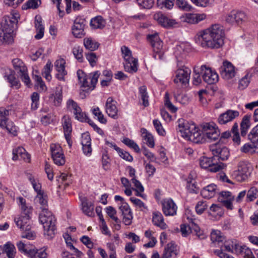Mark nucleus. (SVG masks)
<instances>
[{
  "label": "nucleus",
  "mask_w": 258,
  "mask_h": 258,
  "mask_svg": "<svg viewBox=\"0 0 258 258\" xmlns=\"http://www.w3.org/2000/svg\"><path fill=\"white\" fill-rule=\"evenodd\" d=\"M153 224L161 229H165L167 228V225L164 222V217L161 212L154 211L152 213Z\"/></svg>",
  "instance_id": "32"
},
{
  "label": "nucleus",
  "mask_w": 258,
  "mask_h": 258,
  "mask_svg": "<svg viewBox=\"0 0 258 258\" xmlns=\"http://www.w3.org/2000/svg\"><path fill=\"white\" fill-rule=\"evenodd\" d=\"M164 104L167 108L171 112L175 113L177 111V108L170 101L169 95L168 92H166L164 95Z\"/></svg>",
  "instance_id": "55"
},
{
  "label": "nucleus",
  "mask_w": 258,
  "mask_h": 258,
  "mask_svg": "<svg viewBox=\"0 0 258 258\" xmlns=\"http://www.w3.org/2000/svg\"><path fill=\"white\" fill-rule=\"evenodd\" d=\"M20 15L17 13H12L4 16L0 25V40L3 43L12 44L16 36L15 31L18 28Z\"/></svg>",
  "instance_id": "2"
},
{
  "label": "nucleus",
  "mask_w": 258,
  "mask_h": 258,
  "mask_svg": "<svg viewBox=\"0 0 258 258\" xmlns=\"http://www.w3.org/2000/svg\"><path fill=\"white\" fill-rule=\"evenodd\" d=\"M14 221L18 227L21 230H24L25 228L28 229L30 228V219L24 216L15 218Z\"/></svg>",
  "instance_id": "37"
},
{
  "label": "nucleus",
  "mask_w": 258,
  "mask_h": 258,
  "mask_svg": "<svg viewBox=\"0 0 258 258\" xmlns=\"http://www.w3.org/2000/svg\"><path fill=\"white\" fill-rule=\"evenodd\" d=\"M90 26L93 29H102L105 26V21L101 16H98L91 20Z\"/></svg>",
  "instance_id": "40"
},
{
  "label": "nucleus",
  "mask_w": 258,
  "mask_h": 258,
  "mask_svg": "<svg viewBox=\"0 0 258 258\" xmlns=\"http://www.w3.org/2000/svg\"><path fill=\"white\" fill-rule=\"evenodd\" d=\"M202 78L204 81L208 84H214L218 81L219 77L216 72L205 65L201 67Z\"/></svg>",
  "instance_id": "16"
},
{
  "label": "nucleus",
  "mask_w": 258,
  "mask_h": 258,
  "mask_svg": "<svg viewBox=\"0 0 258 258\" xmlns=\"http://www.w3.org/2000/svg\"><path fill=\"white\" fill-rule=\"evenodd\" d=\"M123 67L125 72L134 74L137 72L138 70V60L131 55L123 58Z\"/></svg>",
  "instance_id": "21"
},
{
  "label": "nucleus",
  "mask_w": 258,
  "mask_h": 258,
  "mask_svg": "<svg viewBox=\"0 0 258 258\" xmlns=\"http://www.w3.org/2000/svg\"><path fill=\"white\" fill-rule=\"evenodd\" d=\"M83 49L79 45H75L73 49V53L75 58L79 61L82 62L83 60Z\"/></svg>",
  "instance_id": "57"
},
{
  "label": "nucleus",
  "mask_w": 258,
  "mask_h": 258,
  "mask_svg": "<svg viewBox=\"0 0 258 258\" xmlns=\"http://www.w3.org/2000/svg\"><path fill=\"white\" fill-rule=\"evenodd\" d=\"M63 237L65 239L66 243L67 244V246L70 249V250H73L74 252L77 255H80L81 254V251H80L77 248H75L72 242V238L69 234L68 233H65L63 235Z\"/></svg>",
  "instance_id": "54"
},
{
  "label": "nucleus",
  "mask_w": 258,
  "mask_h": 258,
  "mask_svg": "<svg viewBox=\"0 0 258 258\" xmlns=\"http://www.w3.org/2000/svg\"><path fill=\"white\" fill-rule=\"evenodd\" d=\"M178 253L176 245L171 242L167 244L161 258H177Z\"/></svg>",
  "instance_id": "29"
},
{
  "label": "nucleus",
  "mask_w": 258,
  "mask_h": 258,
  "mask_svg": "<svg viewBox=\"0 0 258 258\" xmlns=\"http://www.w3.org/2000/svg\"><path fill=\"white\" fill-rule=\"evenodd\" d=\"M85 26V20L80 17H78L74 21V25L72 27L73 35L78 38H81L85 35L84 28Z\"/></svg>",
  "instance_id": "20"
},
{
  "label": "nucleus",
  "mask_w": 258,
  "mask_h": 258,
  "mask_svg": "<svg viewBox=\"0 0 258 258\" xmlns=\"http://www.w3.org/2000/svg\"><path fill=\"white\" fill-rule=\"evenodd\" d=\"M81 202V210L86 216L93 217L95 216L94 205L91 202L88 201L86 197L80 198Z\"/></svg>",
  "instance_id": "25"
},
{
  "label": "nucleus",
  "mask_w": 258,
  "mask_h": 258,
  "mask_svg": "<svg viewBox=\"0 0 258 258\" xmlns=\"http://www.w3.org/2000/svg\"><path fill=\"white\" fill-rule=\"evenodd\" d=\"M174 0H157L158 6L162 9L163 8L171 9L174 5Z\"/></svg>",
  "instance_id": "59"
},
{
  "label": "nucleus",
  "mask_w": 258,
  "mask_h": 258,
  "mask_svg": "<svg viewBox=\"0 0 258 258\" xmlns=\"http://www.w3.org/2000/svg\"><path fill=\"white\" fill-rule=\"evenodd\" d=\"M225 35V27L214 24L199 32L195 36V41L203 48H219L224 44Z\"/></svg>",
  "instance_id": "1"
},
{
  "label": "nucleus",
  "mask_w": 258,
  "mask_h": 258,
  "mask_svg": "<svg viewBox=\"0 0 258 258\" xmlns=\"http://www.w3.org/2000/svg\"><path fill=\"white\" fill-rule=\"evenodd\" d=\"M51 157L56 165L62 166L65 164L66 159L61 147L57 144H52L50 146Z\"/></svg>",
  "instance_id": "9"
},
{
  "label": "nucleus",
  "mask_w": 258,
  "mask_h": 258,
  "mask_svg": "<svg viewBox=\"0 0 258 258\" xmlns=\"http://www.w3.org/2000/svg\"><path fill=\"white\" fill-rule=\"evenodd\" d=\"M6 256H7L8 258H14L16 254V248L15 246L10 243L7 242L4 246L3 248Z\"/></svg>",
  "instance_id": "44"
},
{
  "label": "nucleus",
  "mask_w": 258,
  "mask_h": 258,
  "mask_svg": "<svg viewBox=\"0 0 258 258\" xmlns=\"http://www.w3.org/2000/svg\"><path fill=\"white\" fill-rule=\"evenodd\" d=\"M84 45L86 49L94 51L98 48L99 44L92 38L87 37L84 39Z\"/></svg>",
  "instance_id": "42"
},
{
  "label": "nucleus",
  "mask_w": 258,
  "mask_h": 258,
  "mask_svg": "<svg viewBox=\"0 0 258 258\" xmlns=\"http://www.w3.org/2000/svg\"><path fill=\"white\" fill-rule=\"evenodd\" d=\"M236 253L241 254L244 258H255L251 249L245 245H240Z\"/></svg>",
  "instance_id": "47"
},
{
  "label": "nucleus",
  "mask_w": 258,
  "mask_h": 258,
  "mask_svg": "<svg viewBox=\"0 0 258 258\" xmlns=\"http://www.w3.org/2000/svg\"><path fill=\"white\" fill-rule=\"evenodd\" d=\"M121 240L117 234H114L111 238L110 241L106 244L107 247L111 251H116V248L121 243Z\"/></svg>",
  "instance_id": "39"
},
{
  "label": "nucleus",
  "mask_w": 258,
  "mask_h": 258,
  "mask_svg": "<svg viewBox=\"0 0 258 258\" xmlns=\"http://www.w3.org/2000/svg\"><path fill=\"white\" fill-rule=\"evenodd\" d=\"M224 239L219 230H214L211 233V239L213 243H216L218 247L214 252L219 258H226V241Z\"/></svg>",
  "instance_id": "6"
},
{
  "label": "nucleus",
  "mask_w": 258,
  "mask_h": 258,
  "mask_svg": "<svg viewBox=\"0 0 258 258\" xmlns=\"http://www.w3.org/2000/svg\"><path fill=\"white\" fill-rule=\"evenodd\" d=\"M122 142L125 145L133 149L136 152L139 153L140 152L139 146L133 140L126 138L123 140Z\"/></svg>",
  "instance_id": "58"
},
{
  "label": "nucleus",
  "mask_w": 258,
  "mask_h": 258,
  "mask_svg": "<svg viewBox=\"0 0 258 258\" xmlns=\"http://www.w3.org/2000/svg\"><path fill=\"white\" fill-rule=\"evenodd\" d=\"M12 63L15 70L18 73H24L27 71V67L25 66L23 62L19 58H14L12 60Z\"/></svg>",
  "instance_id": "45"
},
{
  "label": "nucleus",
  "mask_w": 258,
  "mask_h": 258,
  "mask_svg": "<svg viewBox=\"0 0 258 258\" xmlns=\"http://www.w3.org/2000/svg\"><path fill=\"white\" fill-rule=\"evenodd\" d=\"M139 93L141 98L143 101V104L144 106H148L149 104L148 98L149 96L147 92V88L145 86H142L139 88Z\"/></svg>",
  "instance_id": "52"
},
{
  "label": "nucleus",
  "mask_w": 258,
  "mask_h": 258,
  "mask_svg": "<svg viewBox=\"0 0 258 258\" xmlns=\"http://www.w3.org/2000/svg\"><path fill=\"white\" fill-rule=\"evenodd\" d=\"M248 175V167L243 163L240 164L238 166L237 170L233 171L232 174L233 178L239 182H242L245 180L247 178Z\"/></svg>",
  "instance_id": "22"
},
{
  "label": "nucleus",
  "mask_w": 258,
  "mask_h": 258,
  "mask_svg": "<svg viewBox=\"0 0 258 258\" xmlns=\"http://www.w3.org/2000/svg\"><path fill=\"white\" fill-rule=\"evenodd\" d=\"M100 75L99 71H96L89 75H87L81 70H79L77 72L78 81L81 84V86L86 88L87 90H93L98 82V79Z\"/></svg>",
  "instance_id": "5"
},
{
  "label": "nucleus",
  "mask_w": 258,
  "mask_h": 258,
  "mask_svg": "<svg viewBox=\"0 0 258 258\" xmlns=\"http://www.w3.org/2000/svg\"><path fill=\"white\" fill-rule=\"evenodd\" d=\"M35 25L36 30V34L35 36V38L38 40L40 39L43 37L44 32V28L42 24L40 18L38 19L36 17Z\"/></svg>",
  "instance_id": "41"
},
{
  "label": "nucleus",
  "mask_w": 258,
  "mask_h": 258,
  "mask_svg": "<svg viewBox=\"0 0 258 258\" xmlns=\"http://www.w3.org/2000/svg\"><path fill=\"white\" fill-rule=\"evenodd\" d=\"M52 64L50 61H48L44 67L42 74L43 77L48 81H50L52 78L50 73L52 70Z\"/></svg>",
  "instance_id": "50"
},
{
  "label": "nucleus",
  "mask_w": 258,
  "mask_h": 258,
  "mask_svg": "<svg viewBox=\"0 0 258 258\" xmlns=\"http://www.w3.org/2000/svg\"><path fill=\"white\" fill-rule=\"evenodd\" d=\"M68 109L73 113L75 118L81 122L89 121V118L83 112L78 103L72 99H69L66 103Z\"/></svg>",
  "instance_id": "8"
},
{
  "label": "nucleus",
  "mask_w": 258,
  "mask_h": 258,
  "mask_svg": "<svg viewBox=\"0 0 258 258\" xmlns=\"http://www.w3.org/2000/svg\"><path fill=\"white\" fill-rule=\"evenodd\" d=\"M237 70L229 61H227V84L229 86L232 85L236 81L234 79Z\"/></svg>",
  "instance_id": "31"
},
{
  "label": "nucleus",
  "mask_w": 258,
  "mask_h": 258,
  "mask_svg": "<svg viewBox=\"0 0 258 258\" xmlns=\"http://www.w3.org/2000/svg\"><path fill=\"white\" fill-rule=\"evenodd\" d=\"M250 80V76L248 74H246L239 81L238 88L240 90H243L245 89L249 85Z\"/></svg>",
  "instance_id": "60"
},
{
  "label": "nucleus",
  "mask_w": 258,
  "mask_h": 258,
  "mask_svg": "<svg viewBox=\"0 0 258 258\" xmlns=\"http://www.w3.org/2000/svg\"><path fill=\"white\" fill-rule=\"evenodd\" d=\"M186 188L189 193L197 194L199 191V188L196 184V181L194 180L187 181Z\"/></svg>",
  "instance_id": "62"
},
{
  "label": "nucleus",
  "mask_w": 258,
  "mask_h": 258,
  "mask_svg": "<svg viewBox=\"0 0 258 258\" xmlns=\"http://www.w3.org/2000/svg\"><path fill=\"white\" fill-rule=\"evenodd\" d=\"M9 111L4 108H0V128H4L8 121Z\"/></svg>",
  "instance_id": "49"
},
{
  "label": "nucleus",
  "mask_w": 258,
  "mask_h": 258,
  "mask_svg": "<svg viewBox=\"0 0 258 258\" xmlns=\"http://www.w3.org/2000/svg\"><path fill=\"white\" fill-rule=\"evenodd\" d=\"M191 51V46L189 43L182 42L176 45L174 48V54L177 59V65L186 58Z\"/></svg>",
  "instance_id": "10"
},
{
  "label": "nucleus",
  "mask_w": 258,
  "mask_h": 258,
  "mask_svg": "<svg viewBox=\"0 0 258 258\" xmlns=\"http://www.w3.org/2000/svg\"><path fill=\"white\" fill-rule=\"evenodd\" d=\"M4 128H5L9 134L14 136L17 135L18 127L12 121L7 122Z\"/></svg>",
  "instance_id": "63"
},
{
  "label": "nucleus",
  "mask_w": 258,
  "mask_h": 258,
  "mask_svg": "<svg viewBox=\"0 0 258 258\" xmlns=\"http://www.w3.org/2000/svg\"><path fill=\"white\" fill-rule=\"evenodd\" d=\"M177 123L176 130L180 133L181 136L184 139L187 138L193 130H195V124L190 123L183 118L178 119Z\"/></svg>",
  "instance_id": "17"
},
{
  "label": "nucleus",
  "mask_w": 258,
  "mask_h": 258,
  "mask_svg": "<svg viewBox=\"0 0 258 258\" xmlns=\"http://www.w3.org/2000/svg\"><path fill=\"white\" fill-rule=\"evenodd\" d=\"M226 132L222 133L218 143L210 146V150L214 157H217L219 162L226 159Z\"/></svg>",
  "instance_id": "7"
},
{
  "label": "nucleus",
  "mask_w": 258,
  "mask_h": 258,
  "mask_svg": "<svg viewBox=\"0 0 258 258\" xmlns=\"http://www.w3.org/2000/svg\"><path fill=\"white\" fill-rule=\"evenodd\" d=\"M41 4V0H28L26 3L24 4L22 6L23 10L28 9H36Z\"/></svg>",
  "instance_id": "46"
},
{
  "label": "nucleus",
  "mask_w": 258,
  "mask_h": 258,
  "mask_svg": "<svg viewBox=\"0 0 258 258\" xmlns=\"http://www.w3.org/2000/svg\"><path fill=\"white\" fill-rule=\"evenodd\" d=\"M162 211L166 216H173L176 215L177 206L171 198L165 199L161 202Z\"/></svg>",
  "instance_id": "18"
},
{
  "label": "nucleus",
  "mask_w": 258,
  "mask_h": 258,
  "mask_svg": "<svg viewBox=\"0 0 258 258\" xmlns=\"http://www.w3.org/2000/svg\"><path fill=\"white\" fill-rule=\"evenodd\" d=\"M12 159L14 161L23 159L26 162H29L30 156L24 148L18 147L13 150Z\"/></svg>",
  "instance_id": "30"
},
{
  "label": "nucleus",
  "mask_w": 258,
  "mask_h": 258,
  "mask_svg": "<svg viewBox=\"0 0 258 258\" xmlns=\"http://www.w3.org/2000/svg\"><path fill=\"white\" fill-rule=\"evenodd\" d=\"M39 221L43 225L44 234L47 239H51L56 233V219L52 213L43 208L39 214Z\"/></svg>",
  "instance_id": "3"
},
{
  "label": "nucleus",
  "mask_w": 258,
  "mask_h": 258,
  "mask_svg": "<svg viewBox=\"0 0 258 258\" xmlns=\"http://www.w3.org/2000/svg\"><path fill=\"white\" fill-rule=\"evenodd\" d=\"M191 70L185 67L178 69L175 72V77L174 82L177 84L186 85L188 84Z\"/></svg>",
  "instance_id": "13"
},
{
  "label": "nucleus",
  "mask_w": 258,
  "mask_h": 258,
  "mask_svg": "<svg viewBox=\"0 0 258 258\" xmlns=\"http://www.w3.org/2000/svg\"><path fill=\"white\" fill-rule=\"evenodd\" d=\"M248 20L246 14L243 12L233 10L227 16V23L231 25L242 24Z\"/></svg>",
  "instance_id": "11"
},
{
  "label": "nucleus",
  "mask_w": 258,
  "mask_h": 258,
  "mask_svg": "<svg viewBox=\"0 0 258 258\" xmlns=\"http://www.w3.org/2000/svg\"><path fill=\"white\" fill-rule=\"evenodd\" d=\"M248 138L253 144L258 143V124L251 130L248 135Z\"/></svg>",
  "instance_id": "56"
},
{
  "label": "nucleus",
  "mask_w": 258,
  "mask_h": 258,
  "mask_svg": "<svg viewBox=\"0 0 258 258\" xmlns=\"http://www.w3.org/2000/svg\"><path fill=\"white\" fill-rule=\"evenodd\" d=\"M17 201L21 210L20 216H24L26 218L30 219L32 211L31 206L26 204V200L23 197H20L18 198Z\"/></svg>",
  "instance_id": "27"
},
{
  "label": "nucleus",
  "mask_w": 258,
  "mask_h": 258,
  "mask_svg": "<svg viewBox=\"0 0 258 258\" xmlns=\"http://www.w3.org/2000/svg\"><path fill=\"white\" fill-rule=\"evenodd\" d=\"M46 250L44 247L39 249H30L28 255L30 258H47L48 254Z\"/></svg>",
  "instance_id": "38"
},
{
  "label": "nucleus",
  "mask_w": 258,
  "mask_h": 258,
  "mask_svg": "<svg viewBox=\"0 0 258 258\" xmlns=\"http://www.w3.org/2000/svg\"><path fill=\"white\" fill-rule=\"evenodd\" d=\"M153 123L156 131L160 136H165L166 132L163 127L161 122L158 119L153 120Z\"/></svg>",
  "instance_id": "61"
},
{
  "label": "nucleus",
  "mask_w": 258,
  "mask_h": 258,
  "mask_svg": "<svg viewBox=\"0 0 258 258\" xmlns=\"http://www.w3.org/2000/svg\"><path fill=\"white\" fill-rule=\"evenodd\" d=\"M204 135L210 141L217 140L220 135V132L214 122L206 123L203 128Z\"/></svg>",
  "instance_id": "14"
},
{
  "label": "nucleus",
  "mask_w": 258,
  "mask_h": 258,
  "mask_svg": "<svg viewBox=\"0 0 258 258\" xmlns=\"http://www.w3.org/2000/svg\"><path fill=\"white\" fill-rule=\"evenodd\" d=\"M142 138L144 142L150 148H154L155 142L153 135L149 133L146 129H144L142 132Z\"/></svg>",
  "instance_id": "43"
},
{
  "label": "nucleus",
  "mask_w": 258,
  "mask_h": 258,
  "mask_svg": "<svg viewBox=\"0 0 258 258\" xmlns=\"http://www.w3.org/2000/svg\"><path fill=\"white\" fill-rule=\"evenodd\" d=\"M62 100V88L59 89L56 88L54 93L51 94L49 97V100L51 103L55 106L60 105Z\"/></svg>",
  "instance_id": "35"
},
{
  "label": "nucleus",
  "mask_w": 258,
  "mask_h": 258,
  "mask_svg": "<svg viewBox=\"0 0 258 258\" xmlns=\"http://www.w3.org/2000/svg\"><path fill=\"white\" fill-rule=\"evenodd\" d=\"M147 39L153 48V56L155 59L163 60L165 59V48L163 47V42L157 33L147 35Z\"/></svg>",
  "instance_id": "4"
},
{
  "label": "nucleus",
  "mask_w": 258,
  "mask_h": 258,
  "mask_svg": "<svg viewBox=\"0 0 258 258\" xmlns=\"http://www.w3.org/2000/svg\"><path fill=\"white\" fill-rule=\"evenodd\" d=\"M195 143H200L203 141L201 132L195 125V130H193L185 139Z\"/></svg>",
  "instance_id": "34"
},
{
  "label": "nucleus",
  "mask_w": 258,
  "mask_h": 258,
  "mask_svg": "<svg viewBox=\"0 0 258 258\" xmlns=\"http://www.w3.org/2000/svg\"><path fill=\"white\" fill-rule=\"evenodd\" d=\"M28 179L32 184L34 190L37 192V195H38V193L44 192L43 190H41V185L39 181L36 179L32 175L29 174L28 175Z\"/></svg>",
  "instance_id": "53"
},
{
  "label": "nucleus",
  "mask_w": 258,
  "mask_h": 258,
  "mask_svg": "<svg viewBox=\"0 0 258 258\" xmlns=\"http://www.w3.org/2000/svg\"><path fill=\"white\" fill-rule=\"evenodd\" d=\"M105 210L108 216H109V217L111 218L115 222V223L119 222V219L115 216L116 211L113 207L111 206L107 207L105 208Z\"/></svg>",
  "instance_id": "64"
},
{
  "label": "nucleus",
  "mask_w": 258,
  "mask_h": 258,
  "mask_svg": "<svg viewBox=\"0 0 258 258\" xmlns=\"http://www.w3.org/2000/svg\"><path fill=\"white\" fill-rule=\"evenodd\" d=\"M217 190V185L212 183L204 187L201 190V194L204 198L211 199L215 196Z\"/></svg>",
  "instance_id": "33"
},
{
  "label": "nucleus",
  "mask_w": 258,
  "mask_h": 258,
  "mask_svg": "<svg viewBox=\"0 0 258 258\" xmlns=\"http://www.w3.org/2000/svg\"><path fill=\"white\" fill-rule=\"evenodd\" d=\"M227 251L235 252L236 253L240 245L237 240L234 239H229L227 241Z\"/></svg>",
  "instance_id": "48"
},
{
  "label": "nucleus",
  "mask_w": 258,
  "mask_h": 258,
  "mask_svg": "<svg viewBox=\"0 0 258 258\" xmlns=\"http://www.w3.org/2000/svg\"><path fill=\"white\" fill-rule=\"evenodd\" d=\"M154 19L158 22L159 24L166 28L173 27L177 24L175 20L168 19L161 12H158L154 15Z\"/></svg>",
  "instance_id": "23"
},
{
  "label": "nucleus",
  "mask_w": 258,
  "mask_h": 258,
  "mask_svg": "<svg viewBox=\"0 0 258 258\" xmlns=\"http://www.w3.org/2000/svg\"><path fill=\"white\" fill-rule=\"evenodd\" d=\"M117 102L112 97H108L105 103V109L106 114L112 118H118L119 110L117 107Z\"/></svg>",
  "instance_id": "19"
},
{
  "label": "nucleus",
  "mask_w": 258,
  "mask_h": 258,
  "mask_svg": "<svg viewBox=\"0 0 258 258\" xmlns=\"http://www.w3.org/2000/svg\"><path fill=\"white\" fill-rule=\"evenodd\" d=\"M61 123L65 139L69 147H71L72 145V141L71 140L72 125L71 118L70 116L68 115H64L61 119Z\"/></svg>",
  "instance_id": "15"
},
{
  "label": "nucleus",
  "mask_w": 258,
  "mask_h": 258,
  "mask_svg": "<svg viewBox=\"0 0 258 258\" xmlns=\"http://www.w3.org/2000/svg\"><path fill=\"white\" fill-rule=\"evenodd\" d=\"M214 157H202L200 159V165L202 168L212 172H216L224 167V164H217L214 162Z\"/></svg>",
  "instance_id": "12"
},
{
  "label": "nucleus",
  "mask_w": 258,
  "mask_h": 258,
  "mask_svg": "<svg viewBox=\"0 0 258 258\" xmlns=\"http://www.w3.org/2000/svg\"><path fill=\"white\" fill-rule=\"evenodd\" d=\"M91 111L93 114L97 117L100 122L103 124L107 122V120L104 118L103 114L98 106L94 107Z\"/></svg>",
  "instance_id": "51"
},
{
  "label": "nucleus",
  "mask_w": 258,
  "mask_h": 258,
  "mask_svg": "<svg viewBox=\"0 0 258 258\" xmlns=\"http://www.w3.org/2000/svg\"><path fill=\"white\" fill-rule=\"evenodd\" d=\"M206 15L205 14L187 13L182 16L183 21L189 24H197L205 20Z\"/></svg>",
  "instance_id": "28"
},
{
  "label": "nucleus",
  "mask_w": 258,
  "mask_h": 258,
  "mask_svg": "<svg viewBox=\"0 0 258 258\" xmlns=\"http://www.w3.org/2000/svg\"><path fill=\"white\" fill-rule=\"evenodd\" d=\"M66 61L63 58L57 59L54 63V67L57 73L56 77L60 81H64V76L67 74L65 69Z\"/></svg>",
  "instance_id": "26"
},
{
  "label": "nucleus",
  "mask_w": 258,
  "mask_h": 258,
  "mask_svg": "<svg viewBox=\"0 0 258 258\" xmlns=\"http://www.w3.org/2000/svg\"><path fill=\"white\" fill-rule=\"evenodd\" d=\"M225 207L220 205V204H213L210 207L209 215L212 220H218L224 214Z\"/></svg>",
  "instance_id": "24"
},
{
  "label": "nucleus",
  "mask_w": 258,
  "mask_h": 258,
  "mask_svg": "<svg viewBox=\"0 0 258 258\" xmlns=\"http://www.w3.org/2000/svg\"><path fill=\"white\" fill-rule=\"evenodd\" d=\"M250 116L245 115L243 116L240 123V133L242 137H245L248 130L250 127Z\"/></svg>",
  "instance_id": "36"
}]
</instances>
